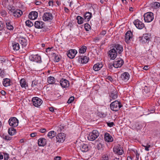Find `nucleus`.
<instances>
[{"label": "nucleus", "instance_id": "39448f33", "mask_svg": "<svg viewBox=\"0 0 160 160\" xmlns=\"http://www.w3.org/2000/svg\"><path fill=\"white\" fill-rule=\"evenodd\" d=\"M32 101L33 105L37 107L40 106L42 104L43 102L41 99L37 97L33 98Z\"/></svg>", "mask_w": 160, "mask_h": 160}, {"label": "nucleus", "instance_id": "ea45409f", "mask_svg": "<svg viewBox=\"0 0 160 160\" xmlns=\"http://www.w3.org/2000/svg\"><path fill=\"white\" fill-rule=\"evenodd\" d=\"M38 84V81L36 80H34L32 81V87L36 88Z\"/></svg>", "mask_w": 160, "mask_h": 160}, {"label": "nucleus", "instance_id": "6e6d98bb", "mask_svg": "<svg viewBox=\"0 0 160 160\" xmlns=\"http://www.w3.org/2000/svg\"><path fill=\"white\" fill-rule=\"evenodd\" d=\"M37 135V133L36 132H34L30 134V136L32 138H33L36 136Z\"/></svg>", "mask_w": 160, "mask_h": 160}, {"label": "nucleus", "instance_id": "bf43d9fd", "mask_svg": "<svg viewBox=\"0 0 160 160\" xmlns=\"http://www.w3.org/2000/svg\"><path fill=\"white\" fill-rule=\"evenodd\" d=\"M61 158L60 156H56L54 158V160H60Z\"/></svg>", "mask_w": 160, "mask_h": 160}, {"label": "nucleus", "instance_id": "de8ad7c7", "mask_svg": "<svg viewBox=\"0 0 160 160\" xmlns=\"http://www.w3.org/2000/svg\"><path fill=\"white\" fill-rule=\"evenodd\" d=\"M103 147V145L102 143H99L97 145V148L98 149H100L102 148Z\"/></svg>", "mask_w": 160, "mask_h": 160}, {"label": "nucleus", "instance_id": "13d9d810", "mask_svg": "<svg viewBox=\"0 0 160 160\" xmlns=\"http://www.w3.org/2000/svg\"><path fill=\"white\" fill-rule=\"evenodd\" d=\"M107 79L111 82H112L113 80L112 77L110 76H108Z\"/></svg>", "mask_w": 160, "mask_h": 160}, {"label": "nucleus", "instance_id": "ddd939ff", "mask_svg": "<svg viewBox=\"0 0 160 160\" xmlns=\"http://www.w3.org/2000/svg\"><path fill=\"white\" fill-rule=\"evenodd\" d=\"M108 53L111 59H114L117 57V52L115 48L110 50L108 52Z\"/></svg>", "mask_w": 160, "mask_h": 160}, {"label": "nucleus", "instance_id": "0eeeda50", "mask_svg": "<svg viewBox=\"0 0 160 160\" xmlns=\"http://www.w3.org/2000/svg\"><path fill=\"white\" fill-rule=\"evenodd\" d=\"M29 58L31 61L39 63L41 62V57L38 54L31 55L29 56Z\"/></svg>", "mask_w": 160, "mask_h": 160}, {"label": "nucleus", "instance_id": "052dcab7", "mask_svg": "<svg viewBox=\"0 0 160 160\" xmlns=\"http://www.w3.org/2000/svg\"><path fill=\"white\" fill-rule=\"evenodd\" d=\"M53 1L52 0L48 2V4L49 6H53Z\"/></svg>", "mask_w": 160, "mask_h": 160}, {"label": "nucleus", "instance_id": "79ce46f5", "mask_svg": "<svg viewBox=\"0 0 160 160\" xmlns=\"http://www.w3.org/2000/svg\"><path fill=\"white\" fill-rule=\"evenodd\" d=\"M84 28L86 31H89L91 27L89 24L85 23L84 24Z\"/></svg>", "mask_w": 160, "mask_h": 160}, {"label": "nucleus", "instance_id": "c9c22d12", "mask_svg": "<svg viewBox=\"0 0 160 160\" xmlns=\"http://www.w3.org/2000/svg\"><path fill=\"white\" fill-rule=\"evenodd\" d=\"M48 82L49 84H53L55 82V79L53 77L50 76L48 78Z\"/></svg>", "mask_w": 160, "mask_h": 160}, {"label": "nucleus", "instance_id": "864d4df0", "mask_svg": "<svg viewBox=\"0 0 160 160\" xmlns=\"http://www.w3.org/2000/svg\"><path fill=\"white\" fill-rule=\"evenodd\" d=\"M107 123L108 126L110 127H113L114 125V123L112 122H107Z\"/></svg>", "mask_w": 160, "mask_h": 160}, {"label": "nucleus", "instance_id": "2eb2a0df", "mask_svg": "<svg viewBox=\"0 0 160 160\" xmlns=\"http://www.w3.org/2000/svg\"><path fill=\"white\" fill-rule=\"evenodd\" d=\"M35 27L38 29H41L45 26L44 23L42 21H37L34 22Z\"/></svg>", "mask_w": 160, "mask_h": 160}, {"label": "nucleus", "instance_id": "6ab92c4d", "mask_svg": "<svg viewBox=\"0 0 160 160\" xmlns=\"http://www.w3.org/2000/svg\"><path fill=\"white\" fill-rule=\"evenodd\" d=\"M130 75L128 72H125L121 74V78L125 82L127 81L129 78Z\"/></svg>", "mask_w": 160, "mask_h": 160}, {"label": "nucleus", "instance_id": "49530a36", "mask_svg": "<svg viewBox=\"0 0 160 160\" xmlns=\"http://www.w3.org/2000/svg\"><path fill=\"white\" fill-rule=\"evenodd\" d=\"M4 27V23L2 21H0V31L2 30Z\"/></svg>", "mask_w": 160, "mask_h": 160}, {"label": "nucleus", "instance_id": "1a4fd4ad", "mask_svg": "<svg viewBox=\"0 0 160 160\" xmlns=\"http://www.w3.org/2000/svg\"><path fill=\"white\" fill-rule=\"evenodd\" d=\"M151 38L150 35L148 33L144 34L142 37H139L140 42L142 43H146Z\"/></svg>", "mask_w": 160, "mask_h": 160}, {"label": "nucleus", "instance_id": "5fc2aeb1", "mask_svg": "<svg viewBox=\"0 0 160 160\" xmlns=\"http://www.w3.org/2000/svg\"><path fill=\"white\" fill-rule=\"evenodd\" d=\"M46 131V130L45 128H42L39 130V132L41 133H44Z\"/></svg>", "mask_w": 160, "mask_h": 160}, {"label": "nucleus", "instance_id": "f03ea898", "mask_svg": "<svg viewBox=\"0 0 160 160\" xmlns=\"http://www.w3.org/2000/svg\"><path fill=\"white\" fill-rule=\"evenodd\" d=\"M99 133L97 130H94L89 134L88 138L89 140L93 141L95 140L99 136Z\"/></svg>", "mask_w": 160, "mask_h": 160}, {"label": "nucleus", "instance_id": "aec40b11", "mask_svg": "<svg viewBox=\"0 0 160 160\" xmlns=\"http://www.w3.org/2000/svg\"><path fill=\"white\" fill-rule=\"evenodd\" d=\"M113 151L115 153L119 155H122L123 152V150L120 147L117 146L113 148Z\"/></svg>", "mask_w": 160, "mask_h": 160}, {"label": "nucleus", "instance_id": "4c0bfd02", "mask_svg": "<svg viewBox=\"0 0 160 160\" xmlns=\"http://www.w3.org/2000/svg\"><path fill=\"white\" fill-rule=\"evenodd\" d=\"M87 49V47L83 46L79 49V52L80 53H83L86 52Z\"/></svg>", "mask_w": 160, "mask_h": 160}, {"label": "nucleus", "instance_id": "4be33fe9", "mask_svg": "<svg viewBox=\"0 0 160 160\" xmlns=\"http://www.w3.org/2000/svg\"><path fill=\"white\" fill-rule=\"evenodd\" d=\"M19 42L22 48L26 47L27 45V40L24 37H20L19 39Z\"/></svg>", "mask_w": 160, "mask_h": 160}, {"label": "nucleus", "instance_id": "473e14b6", "mask_svg": "<svg viewBox=\"0 0 160 160\" xmlns=\"http://www.w3.org/2000/svg\"><path fill=\"white\" fill-rule=\"evenodd\" d=\"M56 135V132L53 131L49 132L48 134V136L50 138L52 139Z\"/></svg>", "mask_w": 160, "mask_h": 160}, {"label": "nucleus", "instance_id": "774afa93", "mask_svg": "<svg viewBox=\"0 0 160 160\" xmlns=\"http://www.w3.org/2000/svg\"><path fill=\"white\" fill-rule=\"evenodd\" d=\"M41 3V2L39 1H36L35 2L36 4L37 5H40Z\"/></svg>", "mask_w": 160, "mask_h": 160}, {"label": "nucleus", "instance_id": "e2e57ef3", "mask_svg": "<svg viewBox=\"0 0 160 160\" xmlns=\"http://www.w3.org/2000/svg\"><path fill=\"white\" fill-rule=\"evenodd\" d=\"M99 38H94V41L96 42L98 41H99Z\"/></svg>", "mask_w": 160, "mask_h": 160}, {"label": "nucleus", "instance_id": "0e129e2a", "mask_svg": "<svg viewBox=\"0 0 160 160\" xmlns=\"http://www.w3.org/2000/svg\"><path fill=\"white\" fill-rule=\"evenodd\" d=\"M49 110L50 111L52 112H53L54 111V108L52 107H50L49 108Z\"/></svg>", "mask_w": 160, "mask_h": 160}, {"label": "nucleus", "instance_id": "58836bf2", "mask_svg": "<svg viewBox=\"0 0 160 160\" xmlns=\"http://www.w3.org/2000/svg\"><path fill=\"white\" fill-rule=\"evenodd\" d=\"M25 23L26 25L29 27H31L33 25V23L29 20H27Z\"/></svg>", "mask_w": 160, "mask_h": 160}, {"label": "nucleus", "instance_id": "a211bd4d", "mask_svg": "<svg viewBox=\"0 0 160 160\" xmlns=\"http://www.w3.org/2000/svg\"><path fill=\"white\" fill-rule=\"evenodd\" d=\"M38 13L36 11H32L28 15L29 18L31 20H34L38 17Z\"/></svg>", "mask_w": 160, "mask_h": 160}, {"label": "nucleus", "instance_id": "f257e3e1", "mask_svg": "<svg viewBox=\"0 0 160 160\" xmlns=\"http://www.w3.org/2000/svg\"><path fill=\"white\" fill-rule=\"evenodd\" d=\"M122 106L120 102L116 100L112 102L110 105L111 109L114 111H117Z\"/></svg>", "mask_w": 160, "mask_h": 160}, {"label": "nucleus", "instance_id": "7c9ffc66", "mask_svg": "<svg viewBox=\"0 0 160 160\" xmlns=\"http://www.w3.org/2000/svg\"><path fill=\"white\" fill-rule=\"evenodd\" d=\"M12 47L14 51H18L20 49L19 44L16 42H14L12 43Z\"/></svg>", "mask_w": 160, "mask_h": 160}, {"label": "nucleus", "instance_id": "f8f14e48", "mask_svg": "<svg viewBox=\"0 0 160 160\" xmlns=\"http://www.w3.org/2000/svg\"><path fill=\"white\" fill-rule=\"evenodd\" d=\"M57 142H62L65 139V136L63 133H58L56 136Z\"/></svg>", "mask_w": 160, "mask_h": 160}, {"label": "nucleus", "instance_id": "dca6fc26", "mask_svg": "<svg viewBox=\"0 0 160 160\" xmlns=\"http://www.w3.org/2000/svg\"><path fill=\"white\" fill-rule=\"evenodd\" d=\"M77 52L75 49H71L69 50L68 52L67 55L70 58H73L77 53Z\"/></svg>", "mask_w": 160, "mask_h": 160}, {"label": "nucleus", "instance_id": "338daca9", "mask_svg": "<svg viewBox=\"0 0 160 160\" xmlns=\"http://www.w3.org/2000/svg\"><path fill=\"white\" fill-rule=\"evenodd\" d=\"M3 158V155L0 152V159H2Z\"/></svg>", "mask_w": 160, "mask_h": 160}, {"label": "nucleus", "instance_id": "9b49d317", "mask_svg": "<svg viewBox=\"0 0 160 160\" xmlns=\"http://www.w3.org/2000/svg\"><path fill=\"white\" fill-rule=\"evenodd\" d=\"M132 34L130 31H128L125 34V40L127 43L130 42V41L132 39Z\"/></svg>", "mask_w": 160, "mask_h": 160}, {"label": "nucleus", "instance_id": "f704fd0d", "mask_svg": "<svg viewBox=\"0 0 160 160\" xmlns=\"http://www.w3.org/2000/svg\"><path fill=\"white\" fill-rule=\"evenodd\" d=\"M77 23L79 24H81L83 23L84 19L80 16H78L77 17Z\"/></svg>", "mask_w": 160, "mask_h": 160}, {"label": "nucleus", "instance_id": "a19ab883", "mask_svg": "<svg viewBox=\"0 0 160 160\" xmlns=\"http://www.w3.org/2000/svg\"><path fill=\"white\" fill-rule=\"evenodd\" d=\"M8 9L9 11L13 13V12L15 11V8L14 7L11 5H8Z\"/></svg>", "mask_w": 160, "mask_h": 160}, {"label": "nucleus", "instance_id": "2f4dec72", "mask_svg": "<svg viewBox=\"0 0 160 160\" xmlns=\"http://www.w3.org/2000/svg\"><path fill=\"white\" fill-rule=\"evenodd\" d=\"M6 26L7 28L9 30H12L13 29V26L11 24V22L8 20L6 22Z\"/></svg>", "mask_w": 160, "mask_h": 160}, {"label": "nucleus", "instance_id": "c03bdc74", "mask_svg": "<svg viewBox=\"0 0 160 160\" xmlns=\"http://www.w3.org/2000/svg\"><path fill=\"white\" fill-rule=\"evenodd\" d=\"M142 146L145 148V150L146 151H148L149 150V148L151 147V145H150L147 144L146 146L143 145H142Z\"/></svg>", "mask_w": 160, "mask_h": 160}, {"label": "nucleus", "instance_id": "412c9836", "mask_svg": "<svg viewBox=\"0 0 160 160\" xmlns=\"http://www.w3.org/2000/svg\"><path fill=\"white\" fill-rule=\"evenodd\" d=\"M115 48L118 53L121 54V53L123 51V48L122 46L118 44H116L114 47Z\"/></svg>", "mask_w": 160, "mask_h": 160}, {"label": "nucleus", "instance_id": "6e6552de", "mask_svg": "<svg viewBox=\"0 0 160 160\" xmlns=\"http://www.w3.org/2000/svg\"><path fill=\"white\" fill-rule=\"evenodd\" d=\"M133 23L136 27L139 29H142L145 27L144 23L138 19L135 20L133 22Z\"/></svg>", "mask_w": 160, "mask_h": 160}, {"label": "nucleus", "instance_id": "20e7f679", "mask_svg": "<svg viewBox=\"0 0 160 160\" xmlns=\"http://www.w3.org/2000/svg\"><path fill=\"white\" fill-rule=\"evenodd\" d=\"M9 125L13 127H15L18 126V120L15 117L10 118L9 120Z\"/></svg>", "mask_w": 160, "mask_h": 160}, {"label": "nucleus", "instance_id": "09e8293b", "mask_svg": "<svg viewBox=\"0 0 160 160\" xmlns=\"http://www.w3.org/2000/svg\"><path fill=\"white\" fill-rule=\"evenodd\" d=\"M74 98L73 97H70L68 101V103H72L74 100Z\"/></svg>", "mask_w": 160, "mask_h": 160}, {"label": "nucleus", "instance_id": "3c124183", "mask_svg": "<svg viewBox=\"0 0 160 160\" xmlns=\"http://www.w3.org/2000/svg\"><path fill=\"white\" fill-rule=\"evenodd\" d=\"M60 58L59 56L55 55L54 56V61L56 62H58L60 60Z\"/></svg>", "mask_w": 160, "mask_h": 160}, {"label": "nucleus", "instance_id": "a18cd8bd", "mask_svg": "<svg viewBox=\"0 0 160 160\" xmlns=\"http://www.w3.org/2000/svg\"><path fill=\"white\" fill-rule=\"evenodd\" d=\"M12 138L8 135H4L3 136V138L7 141H10L11 140Z\"/></svg>", "mask_w": 160, "mask_h": 160}, {"label": "nucleus", "instance_id": "a878e982", "mask_svg": "<svg viewBox=\"0 0 160 160\" xmlns=\"http://www.w3.org/2000/svg\"><path fill=\"white\" fill-rule=\"evenodd\" d=\"M22 14V12L20 10H17L14 11L13 13V15L16 18L20 17Z\"/></svg>", "mask_w": 160, "mask_h": 160}, {"label": "nucleus", "instance_id": "7ed1b4c3", "mask_svg": "<svg viewBox=\"0 0 160 160\" xmlns=\"http://www.w3.org/2000/svg\"><path fill=\"white\" fill-rule=\"evenodd\" d=\"M143 16L145 22H151L154 19L153 13L151 12L145 13Z\"/></svg>", "mask_w": 160, "mask_h": 160}, {"label": "nucleus", "instance_id": "69168bd1", "mask_svg": "<svg viewBox=\"0 0 160 160\" xmlns=\"http://www.w3.org/2000/svg\"><path fill=\"white\" fill-rule=\"evenodd\" d=\"M143 69L144 70H148V66H145L143 68Z\"/></svg>", "mask_w": 160, "mask_h": 160}, {"label": "nucleus", "instance_id": "cd10ccee", "mask_svg": "<svg viewBox=\"0 0 160 160\" xmlns=\"http://www.w3.org/2000/svg\"><path fill=\"white\" fill-rule=\"evenodd\" d=\"M92 17V13L88 12H86L84 15V19L87 21H89Z\"/></svg>", "mask_w": 160, "mask_h": 160}, {"label": "nucleus", "instance_id": "603ef678", "mask_svg": "<svg viewBox=\"0 0 160 160\" xmlns=\"http://www.w3.org/2000/svg\"><path fill=\"white\" fill-rule=\"evenodd\" d=\"M3 156L4 160H8L9 158L8 154L7 153H3Z\"/></svg>", "mask_w": 160, "mask_h": 160}, {"label": "nucleus", "instance_id": "e433bc0d", "mask_svg": "<svg viewBox=\"0 0 160 160\" xmlns=\"http://www.w3.org/2000/svg\"><path fill=\"white\" fill-rule=\"evenodd\" d=\"M20 83L21 86L22 88H24L26 87V80L25 79H21L20 81Z\"/></svg>", "mask_w": 160, "mask_h": 160}, {"label": "nucleus", "instance_id": "4468645a", "mask_svg": "<svg viewBox=\"0 0 160 160\" xmlns=\"http://www.w3.org/2000/svg\"><path fill=\"white\" fill-rule=\"evenodd\" d=\"M60 85L62 88H66L69 86V81L65 79L62 78L60 82Z\"/></svg>", "mask_w": 160, "mask_h": 160}, {"label": "nucleus", "instance_id": "680f3d73", "mask_svg": "<svg viewBox=\"0 0 160 160\" xmlns=\"http://www.w3.org/2000/svg\"><path fill=\"white\" fill-rule=\"evenodd\" d=\"M56 130H57V131L59 132H60L61 131V129L60 128H59L58 127H56Z\"/></svg>", "mask_w": 160, "mask_h": 160}, {"label": "nucleus", "instance_id": "393cba45", "mask_svg": "<svg viewBox=\"0 0 160 160\" xmlns=\"http://www.w3.org/2000/svg\"><path fill=\"white\" fill-rule=\"evenodd\" d=\"M89 60V58L87 56L81 57L78 59V61L81 62L82 64H86L88 62Z\"/></svg>", "mask_w": 160, "mask_h": 160}, {"label": "nucleus", "instance_id": "bb28decb", "mask_svg": "<svg viewBox=\"0 0 160 160\" xmlns=\"http://www.w3.org/2000/svg\"><path fill=\"white\" fill-rule=\"evenodd\" d=\"M10 80L8 78H4L3 79L2 84L5 87L10 86L11 85Z\"/></svg>", "mask_w": 160, "mask_h": 160}, {"label": "nucleus", "instance_id": "72a5a7b5", "mask_svg": "<svg viewBox=\"0 0 160 160\" xmlns=\"http://www.w3.org/2000/svg\"><path fill=\"white\" fill-rule=\"evenodd\" d=\"M16 132V129L13 128H9L8 130L9 134L11 136L15 134Z\"/></svg>", "mask_w": 160, "mask_h": 160}, {"label": "nucleus", "instance_id": "5701e85b", "mask_svg": "<svg viewBox=\"0 0 160 160\" xmlns=\"http://www.w3.org/2000/svg\"><path fill=\"white\" fill-rule=\"evenodd\" d=\"M103 67V64L101 63H98L95 64L93 67V69L95 71L100 70Z\"/></svg>", "mask_w": 160, "mask_h": 160}, {"label": "nucleus", "instance_id": "37998d69", "mask_svg": "<svg viewBox=\"0 0 160 160\" xmlns=\"http://www.w3.org/2000/svg\"><path fill=\"white\" fill-rule=\"evenodd\" d=\"M153 7L156 8H158L160 6V4L157 2H155L153 4Z\"/></svg>", "mask_w": 160, "mask_h": 160}, {"label": "nucleus", "instance_id": "f3484780", "mask_svg": "<svg viewBox=\"0 0 160 160\" xmlns=\"http://www.w3.org/2000/svg\"><path fill=\"white\" fill-rule=\"evenodd\" d=\"M104 139L108 142H111L113 141V138L108 133L106 132L104 135Z\"/></svg>", "mask_w": 160, "mask_h": 160}, {"label": "nucleus", "instance_id": "b1692460", "mask_svg": "<svg viewBox=\"0 0 160 160\" xmlns=\"http://www.w3.org/2000/svg\"><path fill=\"white\" fill-rule=\"evenodd\" d=\"M46 140L44 138H41L38 141V145L40 146H44L46 144Z\"/></svg>", "mask_w": 160, "mask_h": 160}, {"label": "nucleus", "instance_id": "c85d7f7f", "mask_svg": "<svg viewBox=\"0 0 160 160\" xmlns=\"http://www.w3.org/2000/svg\"><path fill=\"white\" fill-rule=\"evenodd\" d=\"M110 96L113 99H115L117 98L118 97L117 92L115 90L112 91L110 92Z\"/></svg>", "mask_w": 160, "mask_h": 160}, {"label": "nucleus", "instance_id": "9d476101", "mask_svg": "<svg viewBox=\"0 0 160 160\" xmlns=\"http://www.w3.org/2000/svg\"><path fill=\"white\" fill-rule=\"evenodd\" d=\"M123 61L122 59H117L114 62L113 66L116 68L121 67L123 64Z\"/></svg>", "mask_w": 160, "mask_h": 160}, {"label": "nucleus", "instance_id": "c756f323", "mask_svg": "<svg viewBox=\"0 0 160 160\" xmlns=\"http://www.w3.org/2000/svg\"><path fill=\"white\" fill-rule=\"evenodd\" d=\"M80 149L82 152H86L88 150V147L87 144H83L81 145Z\"/></svg>", "mask_w": 160, "mask_h": 160}, {"label": "nucleus", "instance_id": "8fccbe9b", "mask_svg": "<svg viewBox=\"0 0 160 160\" xmlns=\"http://www.w3.org/2000/svg\"><path fill=\"white\" fill-rule=\"evenodd\" d=\"M109 158L107 155H103L102 156V160H108Z\"/></svg>", "mask_w": 160, "mask_h": 160}, {"label": "nucleus", "instance_id": "423d86ee", "mask_svg": "<svg viewBox=\"0 0 160 160\" xmlns=\"http://www.w3.org/2000/svg\"><path fill=\"white\" fill-rule=\"evenodd\" d=\"M43 20L44 21H51L53 18V16L51 13H44L42 17Z\"/></svg>", "mask_w": 160, "mask_h": 160}, {"label": "nucleus", "instance_id": "4d7b16f0", "mask_svg": "<svg viewBox=\"0 0 160 160\" xmlns=\"http://www.w3.org/2000/svg\"><path fill=\"white\" fill-rule=\"evenodd\" d=\"M4 74V71L3 70L0 69V76H3Z\"/></svg>", "mask_w": 160, "mask_h": 160}]
</instances>
